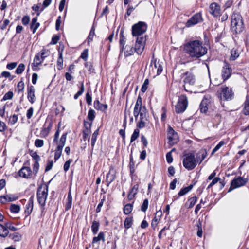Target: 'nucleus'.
<instances>
[{
	"instance_id": "obj_46",
	"label": "nucleus",
	"mask_w": 249,
	"mask_h": 249,
	"mask_svg": "<svg viewBox=\"0 0 249 249\" xmlns=\"http://www.w3.org/2000/svg\"><path fill=\"white\" fill-rule=\"evenodd\" d=\"M32 9L33 10L36 12V14L37 15H38L40 14V12L43 10L44 8H43L41 4H38L37 5H34L32 7Z\"/></svg>"
},
{
	"instance_id": "obj_63",
	"label": "nucleus",
	"mask_w": 249,
	"mask_h": 249,
	"mask_svg": "<svg viewBox=\"0 0 249 249\" xmlns=\"http://www.w3.org/2000/svg\"><path fill=\"white\" fill-rule=\"evenodd\" d=\"M6 228L10 229L12 231H16L17 230V228L12 225L11 223L7 222L4 223Z\"/></svg>"
},
{
	"instance_id": "obj_14",
	"label": "nucleus",
	"mask_w": 249,
	"mask_h": 249,
	"mask_svg": "<svg viewBox=\"0 0 249 249\" xmlns=\"http://www.w3.org/2000/svg\"><path fill=\"white\" fill-rule=\"evenodd\" d=\"M210 102V97L209 96H205L199 106V109L201 113H206L207 112Z\"/></svg>"
},
{
	"instance_id": "obj_8",
	"label": "nucleus",
	"mask_w": 249,
	"mask_h": 249,
	"mask_svg": "<svg viewBox=\"0 0 249 249\" xmlns=\"http://www.w3.org/2000/svg\"><path fill=\"white\" fill-rule=\"evenodd\" d=\"M67 135V133H64L60 138L58 145L55 150L54 157L55 161L58 160L62 155V149L66 143Z\"/></svg>"
},
{
	"instance_id": "obj_11",
	"label": "nucleus",
	"mask_w": 249,
	"mask_h": 249,
	"mask_svg": "<svg viewBox=\"0 0 249 249\" xmlns=\"http://www.w3.org/2000/svg\"><path fill=\"white\" fill-rule=\"evenodd\" d=\"M140 113L139 115H140V121L137 124V127L139 128H142L145 127V121L147 120V111L146 107L141 108L140 109Z\"/></svg>"
},
{
	"instance_id": "obj_53",
	"label": "nucleus",
	"mask_w": 249,
	"mask_h": 249,
	"mask_svg": "<svg viewBox=\"0 0 249 249\" xmlns=\"http://www.w3.org/2000/svg\"><path fill=\"white\" fill-rule=\"evenodd\" d=\"M197 201V197L196 196L192 197L189 198L188 201L189 202L188 208H192Z\"/></svg>"
},
{
	"instance_id": "obj_54",
	"label": "nucleus",
	"mask_w": 249,
	"mask_h": 249,
	"mask_svg": "<svg viewBox=\"0 0 249 249\" xmlns=\"http://www.w3.org/2000/svg\"><path fill=\"white\" fill-rule=\"evenodd\" d=\"M49 51L46 49H43L41 50L40 57L42 61H43L46 57L49 55Z\"/></svg>"
},
{
	"instance_id": "obj_33",
	"label": "nucleus",
	"mask_w": 249,
	"mask_h": 249,
	"mask_svg": "<svg viewBox=\"0 0 249 249\" xmlns=\"http://www.w3.org/2000/svg\"><path fill=\"white\" fill-rule=\"evenodd\" d=\"M8 229L6 228L5 225L0 224V236L5 237L8 235Z\"/></svg>"
},
{
	"instance_id": "obj_15",
	"label": "nucleus",
	"mask_w": 249,
	"mask_h": 249,
	"mask_svg": "<svg viewBox=\"0 0 249 249\" xmlns=\"http://www.w3.org/2000/svg\"><path fill=\"white\" fill-rule=\"evenodd\" d=\"M184 78L183 80L184 82V85L183 87L184 89V90L186 91H188V90L186 89L185 85L186 84H189L190 85H193L194 84L195 82V78L194 77V76L191 73H189L188 72H186L184 74Z\"/></svg>"
},
{
	"instance_id": "obj_13",
	"label": "nucleus",
	"mask_w": 249,
	"mask_h": 249,
	"mask_svg": "<svg viewBox=\"0 0 249 249\" xmlns=\"http://www.w3.org/2000/svg\"><path fill=\"white\" fill-rule=\"evenodd\" d=\"M246 183L243 178L238 177L232 180L231 183V186L229 189V192L231 191L234 189L244 185Z\"/></svg>"
},
{
	"instance_id": "obj_20",
	"label": "nucleus",
	"mask_w": 249,
	"mask_h": 249,
	"mask_svg": "<svg viewBox=\"0 0 249 249\" xmlns=\"http://www.w3.org/2000/svg\"><path fill=\"white\" fill-rule=\"evenodd\" d=\"M27 92V98L29 101L32 104L34 103L35 101V89L34 87L33 86H28Z\"/></svg>"
},
{
	"instance_id": "obj_28",
	"label": "nucleus",
	"mask_w": 249,
	"mask_h": 249,
	"mask_svg": "<svg viewBox=\"0 0 249 249\" xmlns=\"http://www.w3.org/2000/svg\"><path fill=\"white\" fill-rule=\"evenodd\" d=\"M37 17H36L34 18L32 20L31 23L30 24V28L33 30V33L34 34L38 27L40 26V24L39 22H37Z\"/></svg>"
},
{
	"instance_id": "obj_56",
	"label": "nucleus",
	"mask_w": 249,
	"mask_h": 249,
	"mask_svg": "<svg viewBox=\"0 0 249 249\" xmlns=\"http://www.w3.org/2000/svg\"><path fill=\"white\" fill-rule=\"evenodd\" d=\"M5 199H6V202H9L15 201L18 198V197L15 196L14 195H11V194L7 195H5Z\"/></svg>"
},
{
	"instance_id": "obj_38",
	"label": "nucleus",
	"mask_w": 249,
	"mask_h": 249,
	"mask_svg": "<svg viewBox=\"0 0 249 249\" xmlns=\"http://www.w3.org/2000/svg\"><path fill=\"white\" fill-rule=\"evenodd\" d=\"M99 226L100 223L99 222L95 220L92 222L91 228L92 231L94 234H96L97 233L99 230Z\"/></svg>"
},
{
	"instance_id": "obj_43",
	"label": "nucleus",
	"mask_w": 249,
	"mask_h": 249,
	"mask_svg": "<svg viewBox=\"0 0 249 249\" xmlns=\"http://www.w3.org/2000/svg\"><path fill=\"white\" fill-rule=\"evenodd\" d=\"M133 209V205L131 204H126L124 208V213L125 214L128 215L130 213Z\"/></svg>"
},
{
	"instance_id": "obj_44",
	"label": "nucleus",
	"mask_w": 249,
	"mask_h": 249,
	"mask_svg": "<svg viewBox=\"0 0 249 249\" xmlns=\"http://www.w3.org/2000/svg\"><path fill=\"white\" fill-rule=\"evenodd\" d=\"M95 111L92 109H90L88 113V119L90 122H93L95 117Z\"/></svg>"
},
{
	"instance_id": "obj_49",
	"label": "nucleus",
	"mask_w": 249,
	"mask_h": 249,
	"mask_svg": "<svg viewBox=\"0 0 249 249\" xmlns=\"http://www.w3.org/2000/svg\"><path fill=\"white\" fill-rule=\"evenodd\" d=\"M92 123L84 121V129L83 130L88 131L89 132H91V127L92 126Z\"/></svg>"
},
{
	"instance_id": "obj_62",
	"label": "nucleus",
	"mask_w": 249,
	"mask_h": 249,
	"mask_svg": "<svg viewBox=\"0 0 249 249\" xmlns=\"http://www.w3.org/2000/svg\"><path fill=\"white\" fill-rule=\"evenodd\" d=\"M91 132H89L86 130H83V139L84 140H86L87 139L88 141H89L90 139L89 135L90 134Z\"/></svg>"
},
{
	"instance_id": "obj_34",
	"label": "nucleus",
	"mask_w": 249,
	"mask_h": 249,
	"mask_svg": "<svg viewBox=\"0 0 249 249\" xmlns=\"http://www.w3.org/2000/svg\"><path fill=\"white\" fill-rule=\"evenodd\" d=\"M194 186L193 184H191L187 187L182 188L179 192L178 195L179 196H183L191 190Z\"/></svg>"
},
{
	"instance_id": "obj_12",
	"label": "nucleus",
	"mask_w": 249,
	"mask_h": 249,
	"mask_svg": "<svg viewBox=\"0 0 249 249\" xmlns=\"http://www.w3.org/2000/svg\"><path fill=\"white\" fill-rule=\"evenodd\" d=\"M231 68L229 63L224 61V65L222 70V77L224 81L229 79L231 76Z\"/></svg>"
},
{
	"instance_id": "obj_61",
	"label": "nucleus",
	"mask_w": 249,
	"mask_h": 249,
	"mask_svg": "<svg viewBox=\"0 0 249 249\" xmlns=\"http://www.w3.org/2000/svg\"><path fill=\"white\" fill-rule=\"evenodd\" d=\"M105 200V196H104L103 198L102 199L100 202V203L98 204L97 208H96V212L97 213H99L101 211V208L103 206V203Z\"/></svg>"
},
{
	"instance_id": "obj_4",
	"label": "nucleus",
	"mask_w": 249,
	"mask_h": 249,
	"mask_svg": "<svg viewBox=\"0 0 249 249\" xmlns=\"http://www.w3.org/2000/svg\"><path fill=\"white\" fill-rule=\"evenodd\" d=\"M48 193V186L46 184H41L38 188L37 197L38 203L42 206H44Z\"/></svg>"
},
{
	"instance_id": "obj_22",
	"label": "nucleus",
	"mask_w": 249,
	"mask_h": 249,
	"mask_svg": "<svg viewBox=\"0 0 249 249\" xmlns=\"http://www.w3.org/2000/svg\"><path fill=\"white\" fill-rule=\"evenodd\" d=\"M126 38L124 35V31L121 30L119 35V43H120V52H122L124 51V47L125 46Z\"/></svg>"
},
{
	"instance_id": "obj_42",
	"label": "nucleus",
	"mask_w": 249,
	"mask_h": 249,
	"mask_svg": "<svg viewBox=\"0 0 249 249\" xmlns=\"http://www.w3.org/2000/svg\"><path fill=\"white\" fill-rule=\"evenodd\" d=\"M10 210L12 213H17L19 212L20 207L19 205L12 204L10 205Z\"/></svg>"
},
{
	"instance_id": "obj_23",
	"label": "nucleus",
	"mask_w": 249,
	"mask_h": 249,
	"mask_svg": "<svg viewBox=\"0 0 249 249\" xmlns=\"http://www.w3.org/2000/svg\"><path fill=\"white\" fill-rule=\"evenodd\" d=\"M124 54L125 56L127 57L131 55L136 52L135 48L131 47L128 45H126L124 47Z\"/></svg>"
},
{
	"instance_id": "obj_21",
	"label": "nucleus",
	"mask_w": 249,
	"mask_h": 249,
	"mask_svg": "<svg viewBox=\"0 0 249 249\" xmlns=\"http://www.w3.org/2000/svg\"><path fill=\"white\" fill-rule=\"evenodd\" d=\"M220 7L216 3H213L210 6V13L211 14L216 16L220 13Z\"/></svg>"
},
{
	"instance_id": "obj_30",
	"label": "nucleus",
	"mask_w": 249,
	"mask_h": 249,
	"mask_svg": "<svg viewBox=\"0 0 249 249\" xmlns=\"http://www.w3.org/2000/svg\"><path fill=\"white\" fill-rule=\"evenodd\" d=\"M52 125V122L50 121L48 123V125L47 127H44L42 128L41 131V134L43 137H45L48 135Z\"/></svg>"
},
{
	"instance_id": "obj_41",
	"label": "nucleus",
	"mask_w": 249,
	"mask_h": 249,
	"mask_svg": "<svg viewBox=\"0 0 249 249\" xmlns=\"http://www.w3.org/2000/svg\"><path fill=\"white\" fill-rule=\"evenodd\" d=\"M196 226L197 227V235L201 237L202 235V222L200 219L196 222Z\"/></svg>"
},
{
	"instance_id": "obj_5",
	"label": "nucleus",
	"mask_w": 249,
	"mask_h": 249,
	"mask_svg": "<svg viewBox=\"0 0 249 249\" xmlns=\"http://www.w3.org/2000/svg\"><path fill=\"white\" fill-rule=\"evenodd\" d=\"M231 28L235 33H240L244 29L242 17H231Z\"/></svg>"
},
{
	"instance_id": "obj_40",
	"label": "nucleus",
	"mask_w": 249,
	"mask_h": 249,
	"mask_svg": "<svg viewBox=\"0 0 249 249\" xmlns=\"http://www.w3.org/2000/svg\"><path fill=\"white\" fill-rule=\"evenodd\" d=\"M42 60H40V55L38 53L36 54L34 59V62L33 63V66L37 67L39 65H40L42 62Z\"/></svg>"
},
{
	"instance_id": "obj_16",
	"label": "nucleus",
	"mask_w": 249,
	"mask_h": 249,
	"mask_svg": "<svg viewBox=\"0 0 249 249\" xmlns=\"http://www.w3.org/2000/svg\"><path fill=\"white\" fill-rule=\"evenodd\" d=\"M32 170L30 167L23 166L18 171V175L25 178H29L32 175Z\"/></svg>"
},
{
	"instance_id": "obj_51",
	"label": "nucleus",
	"mask_w": 249,
	"mask_h": 249,
	"mask_svg": "<svg viewBox=\"0 0 249 249\" xmlns=\"http://www.w3.org/2000/svg\"><path fill=\"white\" fill-rule=\"evenodd\" d=\"M25 66L24 64H20L16 70V73H17V74H20L22 73L25 69Z\"/></svg>"
},
{
	"instance_id": "obj_1",
	"label": "nucleus",
	"mask_w": 249,
	"mask_h": 249,
	"mask_svg": "<svg viewBox=\"0 0 249 249\" xmlns=\"http://www.w3.org/2000/svg\"><path fill=\"white\" fill-rule=\"evenodd\" d=\"M184 50L191 57L199 58L206 54L207 49L203 46L202 42L198 40L190 41L184 45Z\"/></svg>"
},
{
	"instance_id": "obj_60",
	"label": "nucleus",
	"mask_w": 249,
	"mask_h": 249,
	"mask_svg": "<svg viewBox=\"0 0 249 249\" xmlns=\"http://www.w3.org/2000/svg\"><path fill=\"white\" fill-rule=\"evenodd\" d=\"M44 145V141L41 139H36L35 142V145L37 147H41Z\"/></svg>"
},
{
	"instance_id": "obj_2",
	"label": "nucleus",
	"mask_w": 249,
	"mask_h": 249,
	"mask_svg": "<svg viewBox=\"0 0 249 249\" xmlns=\"http://www.w3.org/2000/svg\"><path fill=\"white\" fill-rule=\"evenodd\" d=\"M147 26L146 24L142 21H139L137 24L132 26V34L133 36L139 38V37H146L144 35L146 31Z\"/></svg>"
},
{
	"instance_id": "obj_25",
	"label": "nucleus",
	"mask_w": 249,
	"mask_h": 249,
	"mask_svg": "<svg viewBox=\"0 0 249 249\" xmlns=\"http://www.w3.org/2000/svg\"><path fill=\"white\" fill-rule=\"evenodd\" d=\"M240 52L238 49L233 48L231 51V56L230 57V61L235 60L240 55Z\"/></svg>"
},
{
	"instance_id": "obj_35",
	"label": "nucleus",
	"mask_w": 249,
	"mask_h": 249,
	"mask_svg": "<svg viewBox=\"0 0 249 249\" xmlns=\"http://www.w3.org/2000/svg\"><path fill=\"white\" fill-rule=\"evenodd\" d=\"M100 240H102L103 242H105V234L103 232H100L97 236L94 237L92 240V243L94 244Z\"/></svg>"
},
{
	"instance_id": "obj_6",
	"label": "nucleus",
	"mask_w": 249,
	"mask_h": 249,
	"mask_svg": "<svg viewBox=\"0 0 249 249\" xmlns=\"http://www.w3.org/2000/svg\"><path fill=\"white\" fill-rule=\"evenodd\" d=\"M218 92L219 98L224 101L231 100L234 95L232 89L227 86H222Z\"/></svg>"
},
{
	"instance_id": "obj_57",
	"label": "nucleus",
	"mask_w": 249,
	"mask_h": 249,
	"mask_svg": "<svg viewBox=\"0 0 249 249\" xmlns=\"http://www.w3.org/2000/svg\"><path fill=\"white\" fill-rule=\"evenodd\" d=\"M18 88V93H19L20 92H22L24 90V83L23 81H19L17 85Z\"/></svg>"
},
{
	"instance_id": "obj_37",
	"label": "nucleus",
	"mask_w": 249,
	"mask_h": 249,
	"mask_svg": "<svg viewBox=\"0 0 249 249\" xmlns=\"http://www.w3.org/2000/svg\"><path fill=\"white\" fill-rule=\"evenodd\" d=\"M9 237L15 242H18L21 240L22 235L18 232H15L13 234H9Z\"/></svg>"
},
{
	"instance_id": "obj_19",
	"label": "nucleus",
	"mask_w": 249,
	"mask_h": 249,
	"mask_svg": "<svg viewBox=\"0 0 249 249\" xmlns=\"http://www.w3.org/2000/svg\"><path fill=\"white\" fill-rule=\"evenodd\" d=\"M116 172L114 170L113 167H110L109 170V172L107 174L106 176V181L107 183V186H108L109 185L113 182L115 178H116Z\"/></svg>"
},
{
	"instance_id": "obj_39",
	"label": "nucleus",
	"mask_w": 249,
	"mask_h": 249,
	"mask_svg": "<svg viewBox=\"0 0 249 249\" xmlns=\"http://www.w3.org/2000/svg\"><path fill=\"white\" fill-rule=\"evenodd\" d=\"M133 224V218L132 217H126L124 221V226L126 229L130 228Z\"/></svg>"
},
{
	"instance_id": "obj_18",
	"label": "nucleus",
	"mask_w": 249,
	"mask_h": 249,
	"mask_svg": "<svg viewBox=\"0 0 249 249\" xmlns=\"http://www.w3.org/2000/svg\"><path fill=\"white\" fill-rule=\"evenodd\" d=\"M34 196L32 195L29 198L27 204L26 205L24 213L25 217L28 216L32 213L33 209Z\"/></svg>"
},
{
	"instance_id": "obj_3",
	"label": "nucleus",
	"mask_w": 249,
	"mask_h": 249,
	"mask_svg": "<svg viewBox=\"0 0 249 249\" xmlns=\"http://www.w3.org/2000/svg\"><path fill=\"white\" fill-rule=\"evenodd\" d=\"M183 165L188 170L194 169L197 165V161L194 153H189L183 155Z\"/></svg>"
},
{
	"instance_id": "obj_59",
	"label": "nucleus",
	"mask_w": 249,
	"mask_h": 249,
	"mask_svg": "<svg viewBox=\"0 0 249 249\" xmlns=\"http://www.w3.org/2000/svg\"><path fill=\"white\" fill-rule=\"evenodd\" d=\"M33 159L35 160V162H39L40 160L39 156L37 154V152H35L31 154Z\"/></svg>"
},
{
	"instance_id": "obj_58",
	"label": "nucleus",
	"mask_w": 249,
	"mask_h": 249,
	"mask_svg": "<svg viewBox=\"0 0 249 249\" xmlns=\"http://www.w3.org/2000/svg\"><path fill=\"white\" fill-rule=\"evenodd\" d=\"M39 167V162H35L33 168V172L35 175H36L37 174Z\"/></svg>"
},
{
	"instance_id": "obj_31",
	"label": "nucleus",
	"mask_w": 249,
	"mask_h": 249,
	"mask_svg": "<svg viewBox=\"0 0 249 249\" xmlns=\"http://www.w3.org/2000/svg\"><path fill=\"white\" fill-rule=\"evenodd\" d=\"M96 24L94 22L89 32V34L88 36V44H89L92 40L94 36H95V30Z\"/></svg>"
},
{
	"instance_id": "obj_48",
	"label": "nucleus",
	"mask_w": 249,
	"mask_h": 249,
	"mask_svg": "<svg viewBox=\"0 0 249 249\" xmlns=\"http://www.w3.org/2000/svg\"><path fill=\"white\" fill-rule=\"evenodd\" d=\"M226 142L224 141H221L213 149L212 152V154H213L216 151H217L222 146L225 145Z\"/></svg>"
},
{
	"instance_id": "obj_45",
	"label": "nucleus",
	"mask_w": 249,
	"mask_h": 249,
	"mask_svg": "<svg viewBox=\"0 0 249 249\" xmlns=\"http://www.w3.org/2000/svg\"><path fill=\"white\" fill-rule=\"evenodd\" d=\"M140 130L139 129H135L131 137L130 142L132 143L135 141L139 136Z\"/></svg>"
},
{
	"instance_id": "obj_50",
	"label": "nucleus",
	"mask_w": 249,
	"mask_h": 249,
	"mask_svg": "<svg viewBox=\"0 0 249 249\" xmlns=\"http://www.w3.org/2000/svg\"><path fill=\"white\" fill-rule=\"evenodd\" d=\"M84 86L83 82L81 83V85L80 90L74 95V98L75 99H78V98L81 95L84 91Z\"/></svg>"
},
{
	"instance_id": "obj_9",
	"label": "nucleus",
	"mask_w": 249,
	"mask_h": 249,
	"mask_svg": "<svg viewBox=\"0 0 249 249\" xmlns=\"http://www.w3.org/2000/svg\"><path fill=\"white\" fill-rule=\"evenodd\" d=\"M167 138L168 143L170 145H174L178 141V133L170 126H169L167 129Z\"/></svg>"
},
{
	"instance_id": "obj_52",
	"label": "nucleus",
	"mask_w": 249,
	"mask_h": 249,
	"mask_svg": "<svg viewBox=\"0 0 249 249\" xmlns=\"http://www.w3.org/2000/svg\"><path fill=\"white\" fill-rule=\"evenodd\" d=\"M13 97V93L11 91H9L7 92L3 96L1 101H6L7 100H11Z\"/></svg>"
},
{
	"instance_id": "obj_36",
	"label": "nucleus",
	"mask_w": 249,
	"mask_h": 249,
	"mask_svg": "<svg viewBox=\"0 0 249 249\" xmlns=\"http://www.w3.org/2000/svg\"><path fill=\"white\" fill-rule=\"evenodd\" d=\"M99 134V128L96 130L94 133L92 135L91 139V145L92 150L94 148V145L95 144V142L97 140V137Z\"/></svg>"
},
{
	"instance_id": "obj_26",
	"label": "nucleus",
	"mask_w": 249,
	"mask_h": 249,
	"mask_svg": "<svg viewBox=\"0 0 249 249\" xmlns=\"http://www.w3.org/2000/svg\"><path fill=\"white\" fill-rule=\"evenodd\" d=\"M94 107L97 110L105 111L107 107V104H101L99 101L97 100L94 102Z\"/></svg>"
},
{
	"instance_id": "obj_24",
	"label": "nucleus",
	"mask_w": 249,
	"mask_h": 249,
	"mask_svg": "<svg viewBox=\"0 0 249 249\" xmlns=\"http://www.w3.org/2000/svg\"><path fill=\"white\" fill-rule=\"evenodd\" d=\"M72 198L71 192V190H70L68 192V196H67V198L66 202V204H65V209L66 211L69 210L71 208V206H72Z\"/></svg>"
},
{
	"instance_id": "obj_10",
	"label": "nucleus",
	"mask_w": 249,
	"mask_h": 249,
	"mask_svg": "<svg viewBox=\"0 0 249 249\" xmlns=\"http://www.w3.org/2000/svg\"><path fill=\"white\" fill-rule=\"evenodd\" d=\"M146 41V37H139L137 38L135 49L136 52L139 55L142 53Z\"/></svg>"
},
{
	"instance_id": "obj_17",
	"label": "nucleus",
	"mask_w": 249,
	"mask_h": 249,
	"mask_svg": "<svg viewBox=\"0 0 249 249\" xmlns=\"http://www.w3.org/2000/svg\"><path fill=\"white\" fill-rule=\"evenodd\" d=\"M203 21L202 17H191L186 22L185 26L187 27H190L201 22Z\"/></svg>"
},
{
	"instance_id": "obj_64",
	"label": "nucleus",
	"mask_w": 249,
	"mask_h": 249,
	"mask_svg": "<svg viewBox=\"0 0 249 249\" xmlns=\"http://www.w3.org/2000/svg\"><path fill=\"white\" fill-rule=\"evenodd\" d=\"M72 161V160L69 159L67 161H66L64 165V170L65 172H67L69 169L70 164Z\"/></svg>"
},
{
	"instance_id": "obj_27",
	"label": "nucleus",
	"mask_w": 249,
	"mask_h": 249,
	"mask_svg": "<svg viewBox=\"0 0 249 249\" xmlns=\"http://www.w3.org/2000/svg\"><path fill=\"white\" fill-rule=\"evenodd\" d=\"M59 57L57 60V69L59 70H61L63 69V50H58Z\"/></svg>"
},
{
	"instance_id": "obj_7",
	"label": "nucleus",
	"mask_w": 249,
	"mask_h": 249,
	"mask_svg": "<svg viewBox=\"0 0 249 249\" xmlns=\"http://www.w3.org/2000/svg\"><path fill=\"white\" fill-rule=\"evenodd\" d=\"M188 106V99L185 95L182 94L179 97L178 101L175 106V111L177 113L183 112Z\"/></svg>"
},
{
	"instance_id": "obj_29",
	"label": "nucleus",
	"mask_w": 249,
	"mask_h": 249,
	"mask_svg": "<svg viewBox=\"0 0 249 249\" xmlns=\"http://www.w3.org/2000/svg\"><path fill=\"white\" fill-rule=\"evenodd\" d=\"M242 112L245 115H249V94L247 96L246 100L244 103Z\"/></svg>"
},
{
	"instance_id": "obj_55",
	"label": "nucleus",
	"mask_w": 249,
	"mask_h": 249,
	"mask_svg": "<svg viewBox=\"0 0 249 249\" xmlns=\"http://www.w3.org/2000/svg\"><path fill=\"white\" fill-rule=\"evenodd\" d=\"M148 200L147 199H145L144 200L143 203L142 204L141 208V210L142 211L145 212L148 208Z\"/></svg>"
},
{
	"instance_id": "obj_32",
	"label": "nucleus",
	"mask_w": 249,
	"mask_h": 249,
	"mask_svg": "<svg viewBox=\"0 0 249 249\" xmlns=\"http://www.w3.org/2000/svg\"><path fill=\"white\" fill-rule=\"evenodd\" d=\"M207 156V153L205 151L200 152L196 154V161L197 163L198 162L200 164L203 160L206 158Z\"/></svg>"
},
{
	"instance_id": "obj_47",
	"label": "nucleus",
	"mask_w": 249,
	"mask_h": 249,
	"mask_svg": "<svg viewBox=\"0 0 249 249\" xmlns=\"http://www.w3.org/2000/svg\"><path fill=\"white\" fill-rule=\"evenodd\" d=\"M154 66L156 68H157V75L160 74L163 70L162 66L160 63L159 61H158L157 63H156V61H155V62H154Z\"/></svg>"
}]
</instances>
